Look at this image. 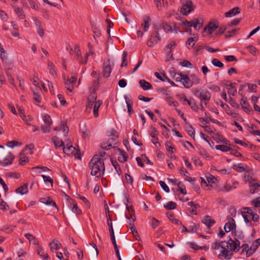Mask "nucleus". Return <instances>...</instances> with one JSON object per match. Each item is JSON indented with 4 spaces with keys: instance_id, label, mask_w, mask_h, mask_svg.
Here are the masks:
<instances>
[{
    "instance_id": "1",
    "label": "nucleus",
    "mask_w": 260,
    "mask_h": 260,
    "mask_svg": "<svg viewBox=\"0 0 260 260\" xmlns=\"http://www.w3.org/2000/svg\"><path fill=\"white\" fill-rule=\"evenodd\" d=\"M240 241L235 239V240L230 238L228 241H222L215 242L212 246V249L216 250L220 249L218 257L220 259L224 258L230 260L233 256V251L238 252L240 249Z\"/></svg>"
},
{
    "instance_id": "2",
    "label": "nucleus",
    "mask_w": 260,
    "mask_h": 260,
    "mask_svg": "<svg viewBox=\"0 0 260 260\" xmlns=\"http://www.w3.org/2000/svg\"><path fill=\"white\" fill-rule=\"evenodd\" d=\"M88 165L91 175L101 177L104 175L105 165L102 158H99L98 156H93Z\"/></svg>"
},
{
    "instance_id": "3",
    "label": "nucleus",
    "mask_w": 260,
    "mask_h": 260,
    "mask_svg": "<svg viewBox=\"0 0 260 260\" xmlns=\"http://www.w3.org/2000/svg\"><path fill=\"white\" fill-rule=\"evenodd\" d=\"M193 93L200 100L201 102L209 101L211 97V93L209 91L202 88L194 89Z\"/></svg>"
},
{
    "instance_id": "4",
    "label": "nucleus",
    "mask_w": 260,
    "mask_h": 260,
    "mask_svg": "<svg viewBox=\"0 0 260 260\" xmlns=\"http://www.w3.org/2000/svg\"><path fill=\"white\" fill-rule=\"evenodd\" d=\"M155 31L152 33L150 38L147 42V45L149 47H152L161 40V38L159 34V27L154 26Z\"/></svg>"
},
{
    "instance_id": "5",
    "label": "nucleus",
    "mask_w": 260,
    "mask_h": 260,
    "mask_svg": "<svg viewBox=\"0 0 260 260\" xmlns=\"http://www.w3.org/2000/svg\"><path fill=\"white\" fill-rule=\"evenodd\" d=\"M182 3V7L180 12L184 15H187L193 9L192 2L190 0H181Z\"/></svg>"
},
{
    "instance_id": "6",
    "label": "nucleus",
    "mask_w": 260,
    "mask_h": 260,
    "mask_svg": "<svg viewBox=\"0 0 260 260\" xmlns=\"http://www.w3.org/2000/svg\"><path fill=\"white\" fill-rule=\"evenodd\" d=\"M43 120L45 125H41V129L44 133H49L50 131V125L52 124V120L50 116L47 114H44L43 117Z\"/></svg>"
},
{
    "instance_id": "7",
    "label": "nucleus",
    "mask_w": 260,
    "mask_h": 260,
    "mask_svg": "<svg viewBox=\"0 0 260 260\" xmlns=\"http://www.w3.org/2000/svg\"><path fill=\"white\" fill-rule=\"evenodd\" d=\"M74 53L77 56V59L80 64H86L88 59L89 53H86L85 56V60L82 59V56L81 55V51L79 46L77 45L74 47Z\"/></svg>"
},
{
    "instance_id": "8",
    "label": "nucleus",
    "mask_w": 260,
    "mask_h": 260,
    "mask_svg": "<svg viewBox=\"0 0 260 260\" xmlns=\"http://www.w3.org/2000/svg\"><path fill=\"white\" fill-rule=\"evenodd\" d=\"M180 101L182 102L183 104H186V103L190 107L191 109L196 112H197L199 109L198 106L196 104L195 100L193 98H191L189 100L185 96H183L180 98Z\"/></svg>"
},
{
    "instance_id": "9",
    "label": "nucleus",
    "mask_w": 260,
    "mask_h": 260,
    "mask_svg": "<svg viewBox=\"0 0 260 260\" xmlns=\"http://www.w3.org/2000/svg\"><path fill=\"white\" fill-rule=\"evenodd\" d=\"M96 95L95 92H93L89 94L87 98L86 110L90 112L92 107L94 105L95 103L96 102Z\"/></svg>"
},
{
    "instance_id": "10",
    "label": "nucleus",
    "mask_w": 260,
    "mask_h": 260,
    "mask_svg": "<svg viewBox=\"0 0 260 260\" xmlns=\"http://www.w3.org/2000/svg\"><path fill=\"white\" fill-rule=\"evenodd\" d=\"M112 70V63L109 60L104 62L103 64V76L105 78H108L110 76Z\"/></svg>"
},
{
    "instance_id": "11",
    "label": "nucleus",
    "mask_w": 260,
    "mask_h": 260,
    "mask_svg": "<svg viewBox=\"0 0 260 260\" xmlns=\"http://www.w3.org/2000/svg\"><path fill=\"white\" fill-rule=\"evenodd\" d=\"M218 27L217 21L210 22L204 28V31H207L209 35H211L216 28Z\"/></svg>"
},
{
    "instance_id": "12",
    "label": "nucleus",
    "mask_w": 260,
    "mask_h": 260,
    "mask_svg": "<svg viewBox=\"0 0 260 260\" xmlns=\"http://www.w3.org/2000/svg\"><path fill=\"white\" fill-rule=\"evenodd\" d=\"M229 221L225 224L224 229L225 232L228 233L234 229H236V223L232 217L228 218Z\"/></svg>"
},
{
    "instance_id": "13",
    "label": "nucleus",
    "mask_w": 260,
    "mask_h": 260,
    "mask_svg": "<svg viewBox=\"0 0 260 260\" xmlns=\"http://www.w3.org/2000/svg\"><path fill=\"white\" fill-rule=\"evenodd\" d=\"M191 27L196 30H200L203 27V20L198 18H194L190 21Z\"/></svg>"
},
{
    "instance_id": "14",
    "label": "nucleus",
    "mask_w": 260,
    "mask_h": 260,
    "mask_svg": "<svg viewBox=\"0 0 260 260\" xmlns=\"http://www.w3.org/2000/svg\"><path fill=\"white\" fill-rule=\"evenodd\" d=\"M63 150L67 155L75 154L76 151V148L71 144V143H67V146H64Z\"/></svg>"
},
{
    "instance_id": "15",
    "label": "nucleus",
    "mask_w": 260,
    "mask_h": 260,
    "mask_svg": "<svg viewBox=\"0 0 260 260\" xmlns=\"http://www.w3.org/2000/svg\"><path fill=\"white\" fill-rule=\"evenodd\" d=\"M193 37L189 38L188 39L186 42V46L188 48V49H190L191 48L193 47L195 44V43L198 40V37L197 35L193 34Z\"/></svg>"
},
{
    "instance_id": "16",
    "label": "nucleus",
    "mask_w": 260,
    "mask_h": 260,
    "mask_svg": "<svg viewBox=\"0 0 260 260\" xmlns=\"http://www.w3.org/2000/svg\"><path fill=\"white\" fill-rule=\"evenodd\" d=\"M238 184V183L237 181L234 182L233 185H231L230 184H225L223 186L219 189V191L224 192H229L231 190H232L233 189L236 188V186L235 185Z\"/></svg>"
},
{
    "instance_id": "17",
    "label": "nucleus",
    "mask_w": 260,
    "mask_h": 260,
    "mask_svg": "<svg viewBox=\"0 0 260 260\" xmlns=\"http://www.w3.org/2000/svg\"><path fill=\"white\" fill-rule=\"evenodd\" d=\"M14 158V155L11 153H9L6 157V158L3 160V161H1V164L3 166H7L9 165H10L12 163V161Z\"/></svg>"
},
{
    "instance_id": "18",
    "label": "nucleus",
    "mask_w": 260,
    "mask_h": 260,
    "mask_svg": "<svg viewBox=\"0 0 260 260\" xmlns=\"http://www.w3.org/2000/svg\"><path fill=\"white\" fill-rule=\"evenodd\" d=\"M241 105L242 108L244 110V111L245 112L249 113L250 112L251 108H250V106L249 105L247 102L246 98L243 96L242 97L241 102Z\"/></svg>"
},
{
    "instance_id": "19",
    "label": "nucleus",
    "mask_w": 260,
    "mask_h": 260,
    "mask_svg": "<svg viewBox=\"0 0 260 260\" xmlns=\"http://www.w3.org/2000/svg\"><path fill=\"white\" fill-rule=\"evenodd\" d=\"M61 244L57 240H53L50 243V250L52 252H54L61 247Z\"/></svg>"
},
{
    "instance_id": "20",
    "label": "nucleus",
    "mask_w": 260,
    "mask_h": 260,
    "mask_svg": "<svg viewBox=\"0 0 260 260\" xmlns=\"http://www.w3.org/2000/svg\"><path fill=\"white\" fill-rule=\"evenodd\" d=\"M188 205L190 206L188 208V211L189 212L192 214L197 215V209L200 207V205L198 204H195L193 202L191 201L188 203Z\"/></svg>"
},
{
    "instance_id": "21",
    "label": "nucleus",
    "mask_w": 260,
    "mask_h": 260,
    "mask_svg": "<svg viewBox=\"0 0 260 260\" xmlns=\"http://www.w3.org/2000/svg\"><path fill=\"white\" fill-rule=\"evenodd\" d=\"M124 98L125 99V103L126 104L128 114L129 115H131L132 114V113L133 112V102L132 100L129 98H128L127 95H124Z\"/></svg>"
},
{
    "instance_id": "22",
    "label": "nucleus",
    "mask_w": 260,
    "mask_h": 260,
    "mask_svg": "<svg viewBox=\"0 0 260 260\" xmlns=\"http://www.w3.org/2000/svg\"><path fill=\"white\" fill-rule=\"evenodd\" d=\"M35 22L37 27V33L41 37H42L44 36V32L42 22L38 19H35Z\"/></svg>"
},
{
    "instance_id": "23",
    "label": "nucleus",
    "mask_w": 260,
    "mask_h": 260,
    "mask_svg": "<svg viewBox=\"0 0 260 260\" xmlns=\"http://www.w3.org/2000/svg\"><path fill=\"white\" fill-rule=\"evenodd\" d=\"M202 222L205 224L207 226L210 228L213 226L215 223V221L211 219L210 216H205L202 220Z\"/></svg>"
},
{
    "instance_id": "24",
    "label": "nucleus",
    "mask_w": 260,
    "mask_h": 260,
    "mask_svg": "<svg viewBox=\"0 0 260 260\" xmlns=\"http://www.w3.org/2000/svg\"><path fill=\"white\" fill-rule=\"evenodd\" d=\"M240 12V9L239 7H236L226 12L225 13V16L226 17H233L239 14Z\"/></svg>"
},
{
    "instance_id": "25",
    "label": "nucleus",
    "mask_w": 260,
    "mask_h": 260,
    "mask_svg": "<svg viewBox=\"0 0 260 260\" xmlns=\"http://www.w3.org/2000/svg\"><path fill=\"white\" fill-rule=\"evenodd\" d=\"M28 184L27 183L24 184L15 190V192L17 193H20L21 195H23L28 192Z\"/></svg>"
},
{
    "instance_id": "26",
    "label": "nucleus",
    "mask_w": 260,
    "mask_h": 260,
    "mask_svg": "<svg viewBox=\"0 0 260 260\" xmlns=\"http://www.w3.org/2000/svg\"><path fill=\"white\" fill-rule=\"evenodd\" d=\"M118 151L120 155V156L118 157V161L121 162H124L126 161L128 157L126 153L124 150H122L120 148H118Z\"/></svg>"
},
{
    "instance_id": "27",
    "label": "nucleus",
    "mask_w": 260,
    "mask_h": 260,
    "mask_svg": "<svg viewBox=\"0 0 260 260\" xmlns=\"http://www.w3.org/2000/svg\"><path fill=\"white\" fill-rule=\"evenodd\" d=\"M144 23L142 24L144 31H147L151 23V19L149 16H145L143 18Z\"/></svg>"
},
{
    "instance_id": "28",
    "label": "nucleus",
    "mask_w": 260,
    "mask_h": 260,
    "mask_svg": "<svg viewBox=\"0 0 260 260\" xmlns=\"http://www.w3.org/2000/svg\"><path fill=\"white\" fill-rule=\"evenodd\" d=\"M51 139L56 148L62 146L64 147V143L61 139H59L56 136L53 137Z\"/></svg>"
},
{
    "instance_id": "29",
    "label": "nucleus",
    "mask_w": 260,
    "mask_h": 260,
    "mask_svg": "<svg viewBox=\"0 0 260 260\" xmlns=\"http://www.w3.org/2000/svg\"><path fill=\"white\" fill-rule=\"evenodd\" d=\"M183 79L182 82L185 88H189L192 86L190 77L188 75L184 74Z\"/></svg>"
},
{
    "instance_id": "30",
    "label": "nucleus",
    "mask_w": 260,
    "mask_h": 260,
    "mask_svg": "<svg viewBox=\"0 0 260 260\" xmlns=\"http://www.w3.org/2000/svg\"><path fill=\"white\" fill-rule=\"evenodd\" d=\"M139 84L144 90H149L152 88L151 84L149 82H147L143 79L139 81Z\"/></svg>"
},
{
    "instance_id": "31",
    "label": "nucleus",
    "mask_w": 260,
    "mask_h": 260,
    "mask_svg": "<svg viewBox=\"0 0 260 260\" xmlns=\"http://www.w3.org/2000/svg\"><path fill=\"white\" fill-rule=\"evenodd\" d=\"M103 103V101L102 100H99L96 101L94 105L93 106V112L95 117H97L99 116V109L101 105Z\"/></svg>"
},
{
    "instance_id": "32",
    "label": "nucleus",
    "mask_w": 260,
    "mask_h": 260,
    "mask_svg": "<svg viewBox=\"0 0 260 260\" xmlns=\"http://www.w3.org/2000/svg\"><path fill=\"white\" fill-rule=\"evenodd\" d=\"M176 46V44L174 41H171L168 45L165 47V52L167 54L169 55L171 54L173 49L175 48Z\"/></svg>"
},
{
    "instance_id": "33",
    "label": "nucleus",
    "mask_w": 260,
    "mask_h": 260,
    "mask_svg": "<svg viewBox=\"0 0 260 260\" xmlns=\"http://www.w3.org/2000/svg\"><path fill=\"white\" fill-rule=\"evenodd\" d=\"M250 192L253 194L256 190L260 189V185L256 183L250 182L249 184Z\"/></svg>"
},
{
    "instance_id": "34",
    "label": "nucleus",
    "mask_w": 260,
    "mask_h": 260,
    "mask_svg": "<svg viewBox=\"0 0 260 260\" xmlns=\"http://www.w3.org/2000/svg\"><path fill=\"white\" fill-rule=\"evenodd\" d=\"M161 26L166 33L173 32L172 27L166 22H163Z\"/></svg>"
},
{
    "instance_id": "35",
    "label": "nucleus",
    "mask_w": 260,
    "mask_h": 260,
    "mask_svg": "<svg viewBox=\"0 0 260 260\" xmlns=\"http://www.w3.org/2000/svg\"><path fill=\"white\" fill-rule=\"evenodd\" d=\"M101 147L105 150H109L112 147L111 142L109 140L107 142H103L100 145Z\"/></svg>"
},
{
    "instance_id": "36",
    "label": "nucleus",
    "mask_w": 260,
    "mask_h": 260,
    "mask_svg": "<svg viewBox=\"0 0 260 260\" xmlns=\"http://www.w3.org/2000/svg\"><path fill=\"white\" fill-rule=\"evenodd\" d=\"M91 25L92 32L97 37H100L101 35V31L96 25L92 22H91Z\"/></svg>"
},
{
    "instance_id": "37",
    "label": "nucleus",
    "mask_w": 260,
    "mask_h": 260,
    "mask_svg": "<svg viewBox=\"0 0 260 260\" xmlns=\"http://www.w3.org/2000/svg\"><path fill=\"white\" fill-rule=\"evenodd\" d=\"M206 179L208 185H210L211 186H212L213 184L215 183L217 180L216 178L214 176L210 174H209L208 176H206Z\"/></svg>"
},
{
    "instance_id": "38",
    "label": "nucleus",
    "mask_w": 260,
    "mask_h": 260,
    "mask_svg": "<svg viewBox=\"0 0 260 260\" xmlns=\"http://www.w3.org/2000/svg\"><path fill=\"white\" fill-rule=\"evenodd\" d=\"M199 225L195 223H191L188 227V232L196 233L199 229Z\"/></svg>"
},
{
    "instance_id": "39",
    "label": "nucleus",
    "mask_w": 260,
    "mask_h": 260,
    "mask_svg": "<svg viewBox=\"0 0 260 260\" xmlns=\"http://www.w3.org/2000/svg\"><path fill=\"white\" fill-rule=\"evenodd\" d=\"M164 207L166 209L173 210L176 208L177 204L172 201H169L166 204H165Z\"/></svg>"
},
{
    "instance_id": "40",
    "label": "nucleus",
    "mask_w": 260,
    "mask_h": 260,
    "mask_svg": "<svg viewBox=\"0 0 260 260\" xmlns=\"http://www.w3.org/2000/svg\"><path fill=\"white\" fill-rule=\"evenodd\" d=\"M214 139L217 141H219L221 142H222L223 143H225V144H228L229 141L225 139L224 138H223L222 136L218 134H216L215 135L214 137Z\"/></svg>"
},
{
    "instance_id": "41",
    "label": "nucleus",
    "mask_w": 260,
    "mask_h": 260,
    "mask_svg": "<svg viewBox=\"0 0 260 260\" xmlns=\"http://www.w3.org/2000/svg\"><path fill=\"white\" fill-rule=\"evenodd\" d=\"M188 134L192 138H194L195 136V131L191 125H188L185 127Z\"/></svg>"
},
{
    "instance_id": "42",
    "label": "nucleus",
    "mask_w": 260,
    "mask_h": 260,
    "mask_svg": "<svg viewBox=\"0 0 260 260\" xmlns=\"http://www.w3.org/2000/svg\"><path fill=\"white\" fill-rule=\"evenodd\" d=\"M217 150H220L222 152H228L231 150V148L225 145H217L215 146Z\"/></svg>"
},
{
    "instance_id": "43",
    "label": "nucleus",
    "mask_w": 260,
    "mask_h": 260,
    "mask_svg": "<svg viewBox=\"0 0 260 260\" xmlns=\"http://www.w3.org/2000/svg\"><path fill=\"white\" fill-rule=\"evenodd\" d=\"M64 84L67 89L70 91V92H72L73 89H74V83H72V81L68 79L65 81Z\"/></svg>"
},
{
    "instance_id": "44",
    "label": "nucleus",
    "mask_w": 260,
    "mask_h": 260,
    "mask_svg": "<svg viewBox=\"0 0 260 260\" xmlns=\"http://www.w3.org/2000/svg\"><path fill=\"white\" fill-rule=\"evenodd\" d=\"M44 201H42L43 203H45L46 205H50L52 206H54L56 208H57V206L56 203L51 200V198H44L43 199Z\"/></svg>"
},
{
    "instance_id": "45",
    "label": "nucleus",
    "mask_w": 260,
    "mask_h": 260,
    "mask_svg": "<svg viewBox=\"0 0 260 260\" xmlns=\"http://www.w3.org/2000/svg\"><path fill=\"white\" fill-rule=\"evenodd\" d=\"M107 224L109 226V230L110 233V235H114V232L113 228L112 220L111 219V217L109 216V217L107 216Z\"/></svg>"
},
{
    "instance_id": "46",
    "label": "nucleus",
    "mask_w": 260,
    "mask_h": 260,
    "mask_svg": "<svg viewBox=\"0 0 260 260\" xmlns=\"http://www.w3.org/2000/svg\"><path fill=\"white\" fill-rule=\"evenodd\" d=\"M190 79L192 85L198 84L200 83V79L196 74L190 75Z\"/></svg>"
},
{
    "instance_id": "47",
    "label": "nucleus",
    "mask_w": 260,
    "mask_h": 260,
    "mask_svg": "<svg viewBox=\"0 0 260 260\" xmlns=\"http://www.w3.org/2000/svg\"><path fill=\"white\" fill-rule=\"evenodd\" d=\"M184 74L182 73H175L173 75V79L176 81V82H182Z\"/></svg>"
},
{
    "instance_id": "48",
    "label": "nucleus",
    "mask_w": 260,
    "mask_h": 260,
    "mask_svg": "<svg viewBox=\"0 0 260 260\" xmlns=\"http://www.w3.org/2000/svg\"><path fill=\"white\" fill-rule=\"evenodd\" d=\"M72 211L73 212L76 214H80L81 213V210L78 207L77 204L74 201L72 204Z\"/></svg>"
},
{
    "instance_id": "49",
    "label": "nucleus",
    "mask_w": 260,
    "mask_h": 260,
    "mask_svg": "<svg viewBox=\"0 0 260 260\" xmlns=\"http://www.w3.org/2000/svg\"><path fill=\"white\" fill-rule=\"evenodd\" d=\"M21 144L22 143L21 142H19L16 141H9L7 143V146L10 148H13L15 146H20L21 145Z\"/></svg>"
},
{
    "instance_id": "50",
    "label": "nucleus",
    "mask_w": 260,
    "mask_h": 260,
    "mask_svg": "<svg viewBox=\"0 0 260 260\" xmlns=\"http://www.w3.org/2000/svg\"><path fill=\"white\" fill-rule=\"evenodd\" d=\"M48 66L49 68V73L54 76H56V73L54 68L53 63L52 62L49 61L48 63Z\"/></svg>"
},
{
    "instance_id": "51",
    "label": "nucleus",
    "mask_w": 260,
    "mask_h": 260,
    "mask_svg": "<svg viewBox=\"0 0 260 260\" xmlns=\"http://www.w3.org/2000/svg\"><path fill=\"white\" fill-rule=\"evenodd\" d=\"M149 133L151 137L152 138H155V139H157L158 132L155 128L151 126L149 131Z\"/></svg>"
},
{
    "instance_id": "52",
    "label": "nucleus",
    "mask_w": 260,
    "mask_h": 260,
    "mask_svg": "<svg viewBox=\"0 0 260 260\" xmlns=\"http://www.w3.org/2000/svg\"><path fill=\"white\" fill-rule=\"evenodd\" d=\"M181 23L180 24V26H182L185 28H189L191 27V24H190V21H188L185 19H182L181 20Z\"/></svg>"
},
{
    "instance_id": "53",
    "label": "nucleus",
    "mask_w": 260,
    "mask_h": 260,
    "mask_svg": "<svg viewBox=\"0 0 260 260\" xmlns=\"http://www.w3.org/2000/svg\"><path fill=\"white\" fill-rule=\"evenodd\" d=\"M112 164L118 174L120 175L121 174V170L118 163L116 161H112Z\"/></svg>"
},
{
    "instance_id": "54",
    "label": "nucleus",
    "mask_w": 260,
    "mask_h": 260,
    "mask_svg": "<svg viewBox=\"0 0 260 260\" xmlns=\"http://www.w3.org/2000/svg\"><path fill=\"white\" fill-rule=\"evenodd\" d=\"M127 53L126 51L123 52L122 54V62L121 64V67H126L127 66V61L126 60V56H127Z\"/></svg>"
},
{
    "instance_id": "55",
    "label": "nucleus",
    "mask_w": 260,
    "mask_h": 260,
    "mask_svg": "<svg viewBox=\"0 0 260 260\" xmlns=\"http://www.w3.org/2000/svg\"><path fill=\"white\" fill-rule=\"evenodd\" d=\"M151 224L153 229H155L156 227H157L159 225V221L157 219H156L154 217H151Z\"/></svg>"
},
{
    "instance_id": "56",
    "label": "nucleus",
    "mask_w": 260,
    "mask_h": 260,
    "mask_svg": "<svg viewBox=\"0 0 260 260\" xmlns=\"http://www.w3.org/2000/svg\"><path fill=\"white\" fill-rule=\"evenodd\" d=\"M211 62L212 63L215 67L221 68L223 66V64L216 58H213Z\"/></svg>"
},
{
    "instance_id": "57",
    "label": "nucleus",
    "mask_w": 260,
    "mask_h": 260,
    "mask_svg": "<svg viewBox=\"0 0 260 260\" xmlns=\"http://www.w3.org/2000/svg\"><path fill=\"white\" fill-rule=\"evenodd\" d=\"M233 169L239 172H243L245 170L244 166H242L241 164L234 165Z\"/></svg>"
},
{
    "instance_id": "58",
    "label": "nucleus",
    "mask_w": 260,
    "mask_h": 260,
    "mask_svg": "<svg viewBox=\"0 0 260 260\" xmlns=\"http://www.w3.org/2000/svg\"><path fill=\"white\" fill-rule=\"evenodd\" d=\"M180 64L184 67L189 68H192V64L191 63V62L188 60H184L181 62H180Z\"/></svg>"
},
{
    "instance_id": "59",
    "label": "nucleus",
    "mask_w": 260,
    "mask_h": 260,
    "mask_svg": "<svg viewBox=\"0 0 260 260\" xmlns=\"http://www.w3.org/2000/svg\"><path fill=\"white\" fill-rule=\"evenodd\" d=\"M0 57L2 60H5L7 58L6 52L3 48H0Z\"/></svg>"
},
{
    "instance_id": "60",
    "label": "nucleus",
    "mask_w": 260,
    "mask_h": 260,
    "mask_svg": "<svg viewBox=\"0 0 260 260\" xmlns=\"http://www.w3.org/2000/svg\"><path fill=\"white\" fill-rule=\"evenodd\" d=\"M9 208V206L7 203L4 201L0 202V209L3 211H7Z\"/></svg>"
},
{
    "instance_id": "61",
    "label": "nucleus",
    "mask_w": 260,
    "mask_h": 260,
    "mask_svg": "<svg viewBox=\"0 0 260 260\" xmlns=\"http://www.w3.org/2000/svg\"><path fill=\"white\" fill-rule=\"evenodd\" d=\"M237 31V30L236 29H233L231 30H228L225 32L226 37L229 38V37H233V36H234L236 34Z\"/></svg>"
},
{
    "instance_id": "62",
    "label": "nucleus",
    "mask_w": 260,
    "mask_h": 260,
    "mask_svg": "<svg viewBox=\"0 0 260 260\" xmlns=\"http://www.w3.org/2000/svg\"><path fill=\"white\" fill-rule=\"evenodd\" d=\"M252 204L255 207H260V197H257L256 199L252 200L251 202Z\"/></svg>"
},
{
    "instance_id": "63",
    "label": "nucleus",
    "mask_w": 260,
    "mask_h": 260,
    "mask_svg": "<svg viewBox=\"0 0 260 260\" xmlns=\"http://www.w3.org/2000/svg\"><path fill=\"white\" fill-rule=\"evenodd\" d=\"M159 184L162 189L167 192H169L170 191L169 187L167 185L165 182L163 181H159Z\"/></svg>"
},
{
    "instance_id": "64",
    "label": "nucleus",
    "mask_w": 260,
    "mask_h": 260,
    "mask_svg": "<svg viewBox=\"0 0 260 260\" xmlns=\"http://www.w3.org/2000/svg\"><path fill=\"white\" fill-rule=\"evenodd\" d=\"M247 49L253 55H256L257 50L255 47L253 46H249L247 47Z\"/></svg>"
}]
</instances>
